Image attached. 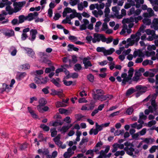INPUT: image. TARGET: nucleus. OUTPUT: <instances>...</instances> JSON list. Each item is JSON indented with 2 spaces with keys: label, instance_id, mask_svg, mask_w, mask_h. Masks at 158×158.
<instances>
[{
  "label": "nucleus",
  "instance_id": "nucleus-57",
  "mask_svg": "<svg viewBox=\"0 0 158 158\" xmlns=\"http://www.w3.org/2000/svg\"><path fill=\"white\" fill-rule=\"evenodd\" d=\"M156 146H152L150 149L149 151L150 153H153L156 151Z\"/></svg>",
  "mask_w": 158,
  "mask_h": 158
},
{
  "label": "nucleus",
  "instance_id": "nucleus-41",
  "mask_svg": "<svg viewBox=\"0 0 158 158\" xmlns=\"http://www.w3.org/2000/svg\"><path fill=\"white\" fill-rule=\"evenodd\" d=\"M87 78L90 82H92L94 81V77L93 75L91 74H89L87 76Z\"/></svg>",
  "mask_w": 158,
  "mask_h": 158
},
{
  "label": "nucleus",
  "instance_id": "nucleus-35",
  "mask_svg": "<svg viewBox=\"0 0 158 158\" xmlns=\"http://www.w3.org/2000/svg\"><path fill=\"white\" fill-rule=\"evenodd\" d=\"M30 65L28 64H26L21 66V68L23 70L29 69L30 68Z\"/></svg>",
  "mask_w": 158,
  "mask_h": 158
},
{
  "label": "nucleus",
  "instance_id": "nucleus-34",
  "mask_svg": "<svg viewBox=\"0 0 158 158\" xmlns=\"http://www.w3.org/2000/svg\"><path fill=\"white\" fill-rule=\"evenodd\" d=\"M125 154V152L124 151L122 150L121 151H116L114 153V155L116 156H118L119 155L122 156Z\"/></svg>",
  "mask_w": 158,
  "mask_h": 158
},
{
  "label": "nucleus",
  "instance_id": "nucleus-5",
  "mask_svg": "<svg viewBox=\"0 0 158 158\" xmlns=\"http://www.w3.org/2000/svg\"><path fill=\"white\" fill-rule=\"evenodd\" d=\"M60 135H58L57 136L53 139V140L55 143V144L58 146H61L62 144V142L60 141Z\"/></svg>",
  "mask_w": 158,
  "mask_h": 158
},
{
  "label": "nucleus",
  "instance_id": "nucleus-58",
  "mask_svg": "<svg viewBox=\"0 0 158 158\" xmlns=\"http://www.w3.org/2000/svg\"><path fill=\"white\" fill-rule=\"evenodd\" d=\"M147 129L146 128H143L141 131L139 133V134L141 135H144L146 132Z\"/></svg>",
  "mask_w": 158,
  "mask_h": 158
},
{
  "label": "nucleus",
  "instance_id": "nucleus-40",
  "mask_svg": "<svg viewBox=\"0 0 158 158\" xmlns=\"http://www.w3.org/2000/svg\"><path fill=\"white\" fill-rule=\"evenodd\" d=\"M63 71H64V72L66 71V70L65 68H59L58 69H56V74H58L60 72H63ZM56 76H58V74H56Z\"/></svg>",
  "mask_w": 158,
  "mask_h": 158
},
{
  "label": "nucleus",
  "instance_id": "nucleus-48",
  "mask_svg": "<svg viewBox=\"0 0 158 158\" xmlns=\"http://www.w3.org/2000/svg\"><path fill=\"white\" fill-rule=\"evenodd\" d=\"M133 111V109L132 108L130 107L129 108L126 110V113L129 115H130Z\"/></svg>",
  "mask_w": 158,
  "mask_h": 158
},
{
  "label": "nucleus",
  "instance_id": "nucleus-12",
  "mask_svg": "<svg viewBox=\"0 0 158 158\" xmlns=\"http://www.w3.org/2000/svg\"><path fill=\"white\" fill-rule=\"evenodd\" d=\"M68 47L69 48L68 51H71L73 50L74 51L77 52L79 50V48L75 47L73 45L69 44L68 45Z\"/></svg>",
  "mask_w": 158,
  "mask_h": 158
},
{
  "label": "nucleus",
  "instance_id": "nucleus-47",
  "mask_svg": "<svg viewBox=\"0 0 158 158\" xmlns=\"http://www.w3.org/2000/svg\"><path fill=\"white\" fill-rule=\"evenodd\" d=\"M27 147V143H24L23 144L19 145V149L21 150H24Z\"/></svg>",
  "mask_w": 158,
  "mask_h": 158
},
{
  "label": "nucleus",
  "instance_id": "nucleus-4",
  "mask_svg": "<svg viewBox=\"0 0 158 158\" xmlns=\"http://www.w3.org/2000/svg\"><path fill=\"white\" fill-rule=\"evenodd\" d=\"M38 153L40 155H42V157L46 156L49 154V150L48 148H41L38 150Z\"/></svg>",
  "mask_w": 158,
  "mask_h": 158
},
{
  "label": "nucleus",
  "instance_id": "nucleus-64",
  "mask_svg": "<svg viewBox=\"0 0 158 158\" xmlns=\"http://www.w3.org/2000/svg\"><path fill=\"white\" fill-rule=\"evenodd\" d=\"M71 156L68 152H65L64 154V158H69Z\"/></svg>",
  "mask_w": 158,
  "mask_h": 158
},
{
  "label": "nucleus",
  "instance_id": "nucleus-30",
  "mask_svg": "<svg viewBox=\"0 0 158 158\" xmlns=\"http://www.w3.org/2000/svg\"><path fill=\"white\" fill-rule=\"evenodd\" d=\"M81 66L80 64H77L75 65L74 67V69L75 71H77L81 70Z\"/></svg>",
  "mask_w": 158,
  "mask_h": 158
},
{
  "label": "nucleus",
  "instance_id": "nucleus-59",
  "mask_svg": "<svg viewBox=\"0 0 158 158\" xmlns=\"http://www.w3.org/2000/svg\"><path fill=\"white\" fill-rule=\"evenodd\" d=\"M62 91H56L54 90L53 93H54L55 95H56L60 97L61 96L62 94Z\"/></svg>",
  "mask_w": 158,
  "mask_h": 158
},
{
  "label": "nucleus",
  "instance_id": "nucleus-54",
  "mask_svg": "<svg viewBox=\"0 0 158 158\" xmlns=\"http://www.w3.org/2000/svg\"><path fill=\"white\" fill-rule=\"evenodd\" d=\"M139 117L140 118L144 120H146L147 118V116L143 114V112H141L140 113Z\"/></svg>",
  "mask_w": 158,
  "mask_h": 158
},
{
  "label": "nucleus",
  "instance_id": "nucleus-36",
  "mask_svg": "<svg viewBox=\"0 0 158 158\" xmlns=\"http://www.w3.org/2000/svg\"><path fill=\"white\" fill-rule=\"evenodd\" d=\"M2 86L4 87L6 90V91L8 92L11 89V87H10V85H7L6 83H3L2 85Z\"/></svg>",
  "mask_w": 158,
  "mask_h": 158
},
{
  "label": "nucleus",
  "instance_id": "nucleus-39",
  "mask_svg": "<svg viewBox=\"0 0 158 158\" xmlns=\"http://www.w3.org/2000/svg\"><path fill=\"white\" fill-rule=\"evenodd\" d=\"M40 127L42 128L44 130L46 131H48L49 130V127L44 124H42L40 126Z\"/></svg>",
  "mask_w": 158,
  "mask_h": 158
},
{
  "label": "nucleus",
  "instance_id": "nucleus-26",
  "mask_svg": "<svg viewBox=\"0 0 158 158\" xmlns=\"http://www.w3.org/2000/svg\"><path fill=\"white\" fill-rule=\"evenodd\" d=\"M158 36L155 34V31H154V34H152L151 36H149L147 40H158Z\"/></svg>",
  "mask_w": 158,
  "mask_h": 158
},
{
  "label": "nucleus",
  "instance_id": "nucleus-18",
  "mask_svg": "<svg viewBox=\"0 0 158 158\" xmlns=\"http://www.w3.org/2000/svg\"><path fill=\"white\" fill-rule=\"evenodd\" d=\"M27 74L25 72H23L20 74H18L16 76V78L17 79L21 80L23 79L26 76Z\"/></svg>",
  "mask_w": 158,
  "mask_h": 158
},
{
  "label": "nucleus",
  "instance_id": "nucleus-53",
  "mask_svg": "<svg viewBox=\"0 0 158 158\" xmlns=\"http://www.w3.org/2000/svg\"><path fill=\"white\" fill-rule=\"evenodd\" d=\"M108 28L107 24L106 23H103L102 28V30L103 31H105L106 29Z\"/></svg>",
  "mask_w": 158,
  "mask_h": 158
},
{
  "label": "nucleus",
  "instance_id": "nucleus-14",
  "mask_svg": "<svg viewBox=\"0 0 158 158\" xmlns=\"http://www.w3.org/2000/svg\"><path fill=\"white\" fill-rule=\"evenodd\" d=\"M27 109L29 112L30 113L33 118H38V117L37 115L35 114L34 111L31 107H28Z\"/></svg>",
  "mask_w": 158,
  "mask_h": 158
},
{
  "label": "nucleus",
  "instance_id": "nucleus-55",
  "mask_svg": "<svg viewBox=\"0 0 158 158\" xmlns=\"http://www.w3.org/2000/svg\"><path fill=\"white\" fill-rule=\"evenodd\" d=\"M63 82L64 84L66 86L70 85L73 83V82L72 81H67L65 80L63 81Z\"/></svg>",
  "mask_w": 158,
  "mask_h": 158
},
{
  "label": "nucleus",
  "instance_id": "nucleus-29",
  "mask_svg": "<svg viewBox=\"0 0 158 158\" xmlns=\"http://www.w3.org/2000/svg\"><path fill=\"white\" fill-rule=\"evenodd\" d=\"M88 141V138H83L82 139L81 142L79 143V148H81V146L82 145L85 143L87 142Z\"/></svg>",
  "mask_w": 158,
  "mask_h": 158
},
{
  "label": "nucleus",
  "instance_id": "nucleus-9",
  "mask_svg": "<svg viewBox=\"0 0 158 158\" xmlns=\"http://www.w3.org/2000/svg\"><path fill=\"white\" fill-rule=\"evenodd\" d=\"M121 77L123 78L122 83L123 85L126 84V82L129 81V78L127 77V75L126 73H123L121 75Z\"/></svg>",
  "mask_w": 158,
  "mask_h": 158
},
{
  "label": "nucleus",
  "instance_id": "nucleus-51",
  "mask_svg": "<svg viewBox=\"0 0 158 158\" xmlns=\"http://www.w3.org/2000/svg\"><path fill=\"white\" fill-rule=\"evenodd\" d=\"M105 48L104 47H98L97 49V51L98 52H102L104 53Z\"/></svg>",
  "mask_w": 158,
  "mask_h": 158
},
{
  "label": "nucleus",
  "instance_id": "nucleus-45",
  "mask_svg": "<svg viewBox=\"0 0 158 158\" xmlns=\"http://www.w3.org/2000/svg\"><path fill=\"white\" fill-rule=\"evenodd\" d=\"M63 123L60 122L55 121L54 122L52 123V126L54 127H56L58 126L62 125Z\"/></svg>",
  "mask_w": 158,
  "mask_h": 158
},
{
  "label": "nucleus",
  "instance_id": "nucleus-11",
  "mask_svg": "<svg viewBox=\"0 0 158 158\" xmlns=\"http://www.w3.org/2000/svg\"><path fill=\"white\" fill-rule=\"evenodd\" d=\"M4 34L6 36L10 37L14 35V32L13 30L11 29L4 32Z\"/></svg>",
  "mask_w": 158,
  "mask_h": 158
},
{
  "label": "nucleus",
  "instance_id": "nucleus-33",
  "mask_svg": "<svg viewBox=\"0 0 158 158\" xmlns=\"http://www.w3.org/2000/svg\"><path fill=\"white\" fill-rule=\"evenodd\" d=\"M98 131L96 128L95 129L92 128L89 131V134L90 135H92L93 133L94 135H96L98 134Z\"/></svg>",
  "mask_w": 158,
  "mask_h": 158
},
{
  "label": "nucleus",
  "instance_id": "nucleus-6",
  "mask_svg": "<svg viewBox=\"0 0 158 158\" xmlns=\"http://www.w3.org/2000/svg\"><path fill=\"white\" fill-rule=\"evenodd\" d=\"M89 59L87 58H84L83 60V63L84 64L85 68L87 69L89 67L92 66V64L90 61L89 60Z\"/></svg>",
  "mask_w": 158,
  "mask_h": 158
},
{
  "label": "nucleus",
  "instance_id": "nucleus-31",
  "mask_svg": "<svg viewBox=\"0 0 158 158\" xmlns=\"http://www.w3.org/2000/svg\"><path fill=\"white\" fill-rule=\"evenodd\" d=\"M59 113L61 114H65L66 115L68 114V110L65 109L61 108L58 110Z\"/></svg>",
  "mask_w": 158,
  "mask_h": 158
},
{
  "label": "nucleus",
  "instance_id": "nucleus-3",
  "mask_svg": "<svg viewBox=\"0 0 158 158\" xmlns=\"http://www.w3.org/2000/svg\"><path fill=\"white\" fill-rule=\"evenodd\" d=\"M135 89H136V91L138 92L136 93V97H138L140 95L145 93L147 91L148 88L146 86L139 85L136 86L135 87Z\"/></svg>",
  "mask_w": 158,
  "mask_h": 158
},
{
  "label": "nucleus",
  "instance_id": "nucleus-24",
  "mask_svg": "<svg viewBox=\"0 0 158 158\" xmlns=\"http://www.w3.org/2000/svg\"><path fill=\"white\" fill-rule=\"evenodd\" d=\"M154 141L153 139L149 138H146L143 141V142L147 144L152 143Z\"/></svg>",
  "mask_w": 158,
  "mask_h": 158
},
{
  "label": "nucleus",
  "instance_id": "nucleus-50",
  "mask_svg": "<svg viewBox=\"0 0 158 158\" xmlns=\"http://www.w3.org/2000/svg\"><path fill=\"white\" fill-rule=\"evenodd\" d=\"M156 123V121L155 120H151L148 122V127H151L152 125L155 124Z\"/></svg>",
  "mask_w": 158,
  "mask_h": 158
},
{
  "label": "nucleus",
  "instance_id": "nucleus-38",
  "mask_svg": "<svg viewBox=\"0 0 158 158\" xmlns=\"http://www.w3.org/2000/svg\"><path fill=\"white\" fill-rule=\"evenodd\" d=\"M39 103L40 104L44 106L47 103V102L44 98H41L39 100Z\"/></svg>",
  "mask_w": 158,
  "mask_h": 158
},
{
  "label": "nucleus",
  "instance_id": "nucleus-8",
  "mask_svg": "<svg viewBox=\"0 0 158 158\" xmlns=\"http://www.w3.org/2000/svg\"><path fill=\"white\" fill-rule=\"evenodd\" d=\"M94 39L95 40H106L104 35L102 34L94 33Z\"/></svg>",
  "mask_w": 158,
  "mask_h": 158
},
{
  "label": "nucleus",
  "instance_id": "nucleus-52",
  "mask_svg": "<svg viewBox=\"0 0 158 158\" xmlns=\"http://www.w3.org/2000/svg\"><path fill=\"white\" fill-rule=\"evenodd\" d=\"M62 60L63 62L66 63L69 61V63L71 62V60L69 58V57H64L62 58Z\"/></svg>",
  "mask_w": 158,
  "mask_h": 158
},
{
  "label": "nucleus",
  "instance_id": "nucleus-42",
  "mask_svg": "<svg viewBox=\"0 0 158 158\" xmlns=\"http://www.w3.org/2000/svg\"><path fill=\"white\" fill-rule=\"evenodd\" d=\"M51 81L57 87H60V84L57 81L56 79H53L51 80Z\"/></svg>",
  "mask_w": 158,
  "mask_h": 158
},
{
  "label": "nucleus",
  "instance_id": "nucleus-62",
  "mask_svg": "<svg viewBox=\"0 0 158 158\" xmlns=\"http://www.w3.org/2000/svg\"><path fill=\"white\" fill-rule=\"evenodd\" d=\"M14 6V13H17L19 11L21 10V8H19L17 6Z\"/></svg>",
  "mask_w": 158,
  "mask_h": 158
},
{
  "label": "nucleus",
  "instance_id": "nucleus-46",
  "mask_svg": "<svg viewBox=\"0 0 158 158\" xmlns=\"http://www.w3.org/2000/svg\"><path fill=\"white\" fill-rule=\"evenodd\" d=\"M154 30H151L150 29H148L146 30L145 31L146 34L148 35H151L152 34H154Z\"/></svg>",
  "mask_w": 158,
  "mask_h": 158
},
{
  "label": "nucleus",
  "instance_id": "nucleus-17",
  "mask_svg": "<svg viewBox=\"0 0 158 158\" xmlns=\"http://www.w3.org/2000/svg\"><path fill=\"white\" fill-rule=\"evenodd\" d=\"M114 51V50L113 48H110V49L108 50H106L105 49L104 54L105 55H110Z\"/></svg>",
  "mask_w": 158,
  "mask_h": 158
},
{
  "label": "nucleus",
  "instance_id": "nucleus-61",
  "mask_svg": "<svg viewBox=\"0 0 158 158\" xmlns=\"http://www.w3.org/2000/svg\"><path fill=\"white\" fill-rule=\"evenodd\" d=\"M78 102L79 103H86L88 101L85 98H81L79 99Z\"/></svg>",
  "mask_w": 158,
  "mask_h": 158
},
{
  "label": "nucleus",
  "instance_id": "nucleus-23",
  "mask_svg": "<svg viewBox=\"0 0 158 158\" xmlns=\"http://www.w3.org/2000/svg\"><path fill=\"white\" fill-rule=\"evenodd\" d=\"M71 62L70 63V66H71L72 65V63H73V64H74L76 63L77 61V57L75 55H73L72 56V60H71Z\"/></svg>",
  "mask_w": 158,
  "mask_h": 158
},
{
  "label": "nucleus",
  "instance_id": "nucleus-25",
  "mask_svg": "<svg viewBox=\"0 0 158 158\" xmlns=\"http://www.w3.org/2000/svg\"><path fill=\"white\" fill-rule=\"evenodd\" d=\"M134 70V69L132 68H130L128 71V77L129 78V80L131 79V77H132L133 74Z\"/></svg>",
  "mask_w": 158,
  "mask_h": 158
},
{
  "label": "nucleus",
  "instance_id": "nucleus-16",
  "mask_svg": "<svg viewBox=\"0 0 158 158\" xmlns=\"http://www.w3.org/2000/svg\"><path fill=\"white\" fill-rule=\"evenodd\" d=\"M151 106H152L153 110L156 111L157 109V105L156 103L155 100H151Z\"/></svg>",
  "mask_w": 158,
  "mask_h": 158
},
{
  "label": "nucleus",
  "instance_id": "nucleus-15",
  "mask_svg": "<svg viewBox=\"0 0 158 158\" xmlns=\"http://www.w3.org/2000/svg\"><path fill=\"white\" fill-rule=\"evenodd\" d=\"M26 2L25 1L22 2H16L13 3V6H17L19 8L22 9V7L26 4Z\"/></svg>",
  "mask_w": 158,
  "mask_h": 158
},
{
  "label": "nucleus",
  "instance_id": "nucleus-21",
  "mask_svg": "<svg viewBox=\"0 0 158 158\" xmlns=\"http://www.w3.org/2000/svg\"><path fill=\"white\" fill-rule=\"evenodd\" d=\"M136 91V90L133 88H130L127 90L126 93V95L127 96H129L134 92H135Z\"/></svg>",
  "mask_w": 158,
  "mask_h": 158
},
{
  "label": "nucleus",
  "instance_id": "nucleus-60",
  "mask_svg": "<svg viewBox=\"0 0 158 158\" xmlns=\"http://www.w3.org/2000/svg\"><path fill=\"white\" fill-rule=\"evenodd\" d=\"M61 16V15L60 14L58 13H56L54 16L53 17V19L55 20H58L60 17Z\"/></svg>",
  "mask_w": 158,
  "mask_h": 158
},
{
  "label": "nucleus",
  "instance_id": "nucleus-19",
  "mask_svg": "<svg viewBox=\"0 0 158 158\" xmlns=\"http://www.w3.org/2000/svg\"><path fill=\"white\" fill-rule=\"evenodd\" d=\"M26 20L29 21H31L35 19V18L33 16V13H30L28 14V15L26 16Z\"/></svg>",
  "mask_w": 158,
  "mask_h": 158
},
{
  "label": "nucleus",
  "instance_id": "nucleus-49",
  "mask_svg": "<svg viewBox=\"0 0 158 158\" xmlns=\"http://www.w3.org/2000/svg\"><path fill=\"white\" fill-rule=\"evenodd\" d=\"M135 8L132 7L129 10V12L128 13V15L130 16L135 13Z\"/></svg>",
  "mask_w": 158,
  "mask_h": 158
},
{
  "label": "nucleus",
  "instance_id": "nucleus-20",
  "mask_svg": "<svg viewBox=\"0 0 158 158\" xmlns=\"http://www.w3.org/2000/svg\"><path fill=\"white\" fill-rule=\"evenodd\" d=\"M26 16L23 15H20L19 16V23H23L25 20H26Z\"/></svg>",
  "mask_w": 158,
  "mask_h": 158
},
{
  "label": "nucleus",
  "instance_id": "nucleus-27",
  "mask_svg": "<svg viewBox=\"0 0 158 158\" xmlns=\"http://www.w3.org/2000/svg\"><path fill=\"white\" fill-rule=\"evenodd\" d=\"M144 24H145L147 25H149L151 23V21L150 19L144 18L142 20Z\"/></svg>",
  "mask_w": 158,
  "mask_h": 158
},
{
  "label": "nucleus",
  "instance_id": "nucleus-13",
  "mask_svg": "<svg viewBox=\"0 0 158 158\" xmlns=\"http://www.w3.org/2000/svg\"><path fill=\"white\" fill-rule=\"evenodd\" d=\"M1 13L0 14V21H2L3 20H5V17L4 16L6 15L8 13L4 10H2L1 11Z\"/></svg>",
  "mask_w": 158,
  "mask_h": 158
},
{
  "label": "nucleus",
  "instance_id": "nucleus-1",
  "mask_svg": "<svg viewBox=\"0 0 158 158\" xmlns=\"http://www.w3.org/2000/svg\"><path fill=\"white\" fill-rule=\"evenodd\" d=\"M104 92L101 89H94L92 91V96L94 99L95 100H98L102 102L112 98L113 96L110 95H104Z\"/></svg>",
  "mask_w": 158,
  "mask_h": 158
},
{
  "label": "nucleus",
  "instance_id": "nucleus-28",
  "mask_svg": "<svg viewBox=\"0 0 158 158\" xmlns=\"http://www.w3.org/2000/svg\"><path fill=\"white\" fill-rule=\"evenodd\" d=\"M50 131L51 132V136L52 137H55L57 134V131L56 128L51 129Z\"/></svg>",
  "mask_w": 158,
  "mask_h": 158
},
{
  "label": "nucleus",
  "instance_id": "nucleus-10",
  "mask_svg": "<svg viewBox=\"0 0 158 158\" xmlns=\"http://www.w3.org/2000/svg\"><path fill=\"white\" fill-rule=\"evenodd\" d=\"M38 32L36 29H32L30 31V35L31 37V40H35L36 37V35Z\"/></svg>",
  "mask_w": 158,
  "mask_h": 158
},
{
  "label": "nucleus",
  "instance_id": "nucleus-44",
  "mask_svg": "<svg viewBox=\"0 0 158 158\" xmlns=\"http://www.w3.org/2000/svg\"><path fill=\"white\" fill-rule=\"evenodd\" d=\"M69 129V128L67 126H64L62 127L60 131L61 132L64 133L66 132Z\"/></svg>",
  "mask_w": 158,
  "mask_h": 158
},
{
  "label": "nucleus",
  "instance_id": "nucleus-56",
  "mask_svg": "<svg viewBox=\"0 0 158 158\" xmlns=\"http://www.w3.org/2000/svg\"><path fill=\"white\" fill-rule=\"evenodd\" d=\"M70 19L69 17H67L65 19L62 20V23L64 24H66L68 23V21H70Z\"/></svg>",
  "mask_w": 158,
  "mask_h": 158
},
{
  "label": "nucleus",
  "instance_id": "nucleus-63",
  "mask_svg": "<svg viewBox=\"0 0 158 158\" xmlns=\"http://www.w3.org/2000/svg\"><path fill=\"white\" fill-rule=\"evenodd\" d=\"M112 10L115 13V14H118V11L117 10V7L116 6L112 7Z\"/></svg>",
  "mask_w": 158,
  "mask_h": 158
},
{
  "label": "nucleus",
  "instance_id": "nucleus-7",
  "mask_svg": "<svg viewBox=\"0 0 158 158\" xmlns=\"http://www.w3.org/2000/svg\"><path fill=\"white\" fill-rule=\"evenodd\" d=\"M24 50L27 52V53L29 56H31L32 58L35 57V54L32 49L28 48H25Z\"/></svg>",
  "mask_w": 158,
  "mask_h": 158
},
{
  "label": "nucleus",
  "instance_id": "nucleus-37",
  "mask_svg": "<svg viewBox=\"0 0 158 158\" xmlns=\"http://www.w3.org/2000/svg\"><path fill=\"white\" fill-rule=\"evenodd\" d=\"M42 62H44L46 64H48L50 65L51 64V61L50 60H48V58L43 57L42 58Z\"/></svg>",
  "mask_w": 158,
  "mask_h": 158
},
{
  "label": "nucleus",
  "instance_id": "nucleus-32",
  "mask_svg": "<svg viewBox=\"0 0 158 158\" xmlns=\"http://www.w3.org/2000/svg\"><path fill=\"white\" fill-rule=\"evenodd\" d=\"M56 105L57 107L58 108L60 107H65L66 106V105L63 102H57L56 103Z\"/></svg>",
  "mask_w": 158,
  "mask_h": 158
},
{
  "label": "nucleus",
  "instance_id": "nucleus-43",
  "mask_svg": "<svg viewBox=\"0 0 158 158\" xmlns=\"http://www.w3.org/2000/svg\"><path fill=\"white\" fill-rule=\"evenodd\" d=\"M94 151L93 150H92V149L88 150L86 151V152L85 153V154L86 155H88L90 154L91 155V156L92 157H93L94 156Z\"/></svg>",
  "mask_w": 158,
  "mask_h": 158
},
{
  "label": "nucleus",
  "instance_id": "nucleus-22",
  "mask_svg": "<svg viewBox=\"0 0 158 158\" xmlns=\"http://www.w3.org/2000/svg\"><path fill=\"white\" fill-rule=\"evenodd\" d=\"M148 109H146L144 111V113L146 114H148L150 112L153 113V109L152 106H150L148 107Z\"/></svg>",
  "mask_w": 158,
  "mask_h": 158
},
{
  "label": "nucleus",
  "instance_id": "nucleus-2",
  "mask_svg": "<svg viewBox=\"0 0 158 158\" xmlns=\"http://www.w3.org/2000/svg\"><path fill=\"white\" fill-rule=\"evenodd\" d=\"M124 145L126 147L124 148V150L128 155L133 156V152L135 151V149L133 148V145L128 141L125 143Z\"/></svg>",
  "mask_w": 158,
  "mask_h": 158
}]
</instances>
